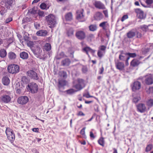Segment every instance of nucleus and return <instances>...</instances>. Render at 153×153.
<instances>
[{
	"label": "nucleus",
	"instance_id": "obj_14",
	"mask_svg": "<svg viewBox=\"0 0 153 153\" xmlns=\"http://www.w3.org/2000/svg\"><path fill=\"white\" fill-rule=\"evenodd\" d=\"M94 4L96 7L99 9H103L105 8L104 5L100 1H95Z\"/></svg>",
	"mask_w": 153,
	"mask_h": 153
},
{
	"label": "nucleus",
	"instance_id": "obj_2",
	"mask_svg": "<svg viewBox=\"0 0 153 153\" xmlns=\"http://www.w3.org/2000/svg\"><path fill=\"white\" fill-rule=\"evenodd\" d=\"M5 133L7 139L11 143H13L15 139V135L13 130L9 128H6Z\"/></svg>",
	"mask_w": 153,
	"mask_h": 153
},
{
	"label": "nucleus",
	"instance_id": "obj_33",
	"mask_svg": "<svg viewBox=\"0 0 153 153\" xmlns=\"http://www.w3.org/2000/svg\"><path fill=\"white\" fill-rule=\"evenodd\" d=\"M89 28L90 30L94 31L96 30L97 28V25L95 24L91 25L89 26Z\"/></svg>",
	"mask_w": 153,
	"mask_h": 153
},
{
	"label": "nucleus",
	"instance_id": "obj_17",
	"mask_svg": "<svg viewBox=\"0 0 153 153\" xmlns=\"http://www.w3.org/2000/svg\"><path fill=\"white\" fill-rule=\"evenodd\" d=\"M102 14L100 12H97L94 15V18L95 19L97 20H100L103 18Z\"/></svg>",
	"mask_w": 153,
	"mask_h": 153
},
{
	"label": "nucleus",
	"instance_id": "obj_37",
	"mask_svg": "<svg viewBox=\"0 0 153 153\" xmlns=\"http://www.w3.org/2000/svg\"><path fill=\"white\" fill-rule=\"evenodd\" d=\"M74 30L73 28H70L67 32V34L68 36H71L74 34Z\"/></svg>",
	"mask_w": 153,
	"mask_h": 153
},
{
	"label": "nucleus",
	"instance_id": "obj_32",
	"mask_svg": "<svg viewBox=\"0 0 153 153\" xmlns=\"http://www.w3.org/2000/svg\"><path fill=\"white\" fill-rule=\"evenodd\" d=\"M108 25V23L107 22H104L99 25L100 27H102L103 29L105 30L107 26Z\"/></svg>",
	"mask_w": 153,
	"mask_h": 153
},
{
	"label": "nucleus",
	"instance_id": "obj_45",
	"mask_svg": "<svg viewBox=\"0 0 153 153\" xmlns=\"http://www.w3.org/2000/svg\"><path fill=\"white\" fill-rule=\"evenodd\" d=\"M126 54L128 56V57H129V58L130 57L134 58L136 56V54L135 53H126Z\"/></svg>",
	"mask_w": 153,
	"mask_h": 153
},
{
	"label": "nucleus",
	"instance_id": "obj_29",
	"mask_svg": "<svg viewBox=\"0 0 153 153\" xmlns=\"http://www.w3.org/2000/svg\"><path fill=\"white\" fill-rule=\"evenodd\" d=\"M65 17L67 21H71L72 19V14L71 12L68 13L65 15Z\"/></svg>",
	"mask_w": 153,
	"mask_h": 153
},
{
	"label": "nucleus",
	"instance_id": "obj_57",
	"mask_svg": "<svg viewBox=\"0 0 153 153\" xmlns=\"http://www.w3.org/2000/svg\"><path fill=\"white\" fill-rule=\"evenodd\" d=\"M12 20V17H9L7 18L5 21V22L6 23H8L11 21Z\"/></svg>",
	"mask_w": 153,
	"mask_h": 153
},
{
	"label": "nucleus",
	"instance_id": "obj_6",
	"mask_svg": "<svg viewBox=\"0 0 153 153\" xmlns=\"http://www.w3.org/2000/svg\"><path fill=\"white\" fill-rule=\"evenodd\" d=\"M77 81L78 83L73 86V87L76 89L75 90L77 92L80 90L85 86L84 81L83 79H79Z\"/></svg>",
	"mask_w": 153,
	"mask_h": 153
},
{
	"label": "nucleus",
	"instance_id": "obj_19",
	"mask_svg": "<svg viewBox=\"0 0 153 153\" xmlns=\"http://www.w3.org/2000/svg\"><path fill=\"white\" fill-rule=\"evenodd\" d=\"M116 66L117 69L122 70L124 68V64L123 62H118L116 63Z\"/></svg>",
	"mask_w": 153,
	"mask_h": 153
},
{
	"label": "nucleus",
	"instance_id": "obj_16",
	"mask_svg": "<svg viewBox=\"0 0 153 153\" xmlns=\"http://www.w3.org/2000/svg\"><path fill=\"white\" fill-rule=\"evenodd\" d=\"M13 2V0H4L3 4L6 8L9 9L12 6Z\"/></svg>",
	"mask_w": 153,
	"mask_h": 153
},
{
	"label": "nucleus",
	"instance_id": "obj_61",
	"mask_svg": "<svg viewBox=\"0 0 153 153\" xmlns=\"http://www.w3.org/2000/svg\"><path fill=\"white\" fill-rule=\"evenodd\" d=\"M103 13L104 14L106 17H108V12L107 10H103Z\"/></svg>",
	"mask_w": 153,
	"mask_h": 153
},
{
	"label": "nucleus",
	"instance_id": "obj_46",
	"mask_svg": "<svg viewBox=\"0 0 153 153\" xmlns=\"http://www.w3.org/2000/svg\"><path fill=\"white\" fill-rule=\"evenodd\" d=\"M59 74L61 75V76L63 78H65L67 77L66 73L65 71H60L59 73Z\"/></svg>",
	"mask_w": 153,
	"mask_h": 153
},
{
	"label": "nucleus",
	"instance_id": "obj_22",
	"mask_svg": "<svg viewBox=\"0 0 153 153\" xmlns=\"http://www.w3.org/2000/svg\"><path fill=\"white\" fill-rule=\"evenodd\" d=\"M2 82L4 85H7L10 83V81L7 76L4 77L2 79Z\"/></svg>",
	"mask_w": 153,
	"mask_h": 153
},
{
	"label": "nucleus",
	"instance_id": "obj_41",
	"mask_svg": "<svg viewBox=\"0 0 153 153\" xmlns=\"http://www.w3.org/2000/svg\"><path fill=\"white\" fill-rule=\"evenodd\" d=\"M85 127H84L83 128H82L81 130L80 133L82 135L83 137L84 138H86V136L85 134Z\"/></svg>",
	"mask_w": 153,
	"mask_h": 153
},
{
	"label": "nucleus",
	"instance_id": "obj_43",
	"mask_svg": "<svg viewBox=\"0 0 153 153\" xmlns=\"http://www.w3.org/2000/svg\"><path fill=\"white\" fill-rule=\"evenodd\" d=\"M105 53V51H102L100 50H98L97 52V55L99 57H101Z\"/></svg>",
	"mask_w": 153,
	"mask_h": 153
},
{
	"label": "nucleus",
	"instance_id": "obj_47",
	"mask_svg": "<svg viewBox=\"0 0 153 153\" xmlns=\"http://www.w3.org/2000/svg\"><path fill=\"white\" fill-rule=\"evenodd\" d=\"M7 10L4 7H2L1 11H0V13L1 15H4L5 13L7 12Z\"/></svg>",
	"mask_w": 153,
	"mask_h": 153
},
{
	"label": "nucleus",
	"instance_id": "obj_62",
	"mask_svg": "<svg viewBox=\"0 0 153 153\" xmlns=\"http://www.w3.org/2000/svg\"><path fill=\"white\" fill-rule=\"evenodd\" d=\"M104 70V68L103 67H102L101 68H100V71H99V73L100 74H102L103 73V71Z\"/></svg>",
	"mask_w": 153,
	"mask_h": 153
},
{
	"label": "nucleus",
	"instance_id": "obj_13",
	"mask_svg": "<svg viewBox=\"0 0 153 153\" xmlns=\"http://www.w3.org/2000/svg\"><path fill=\"white\" fill-rule=\"evenodd\" d=\"M138 111L141 112L143 113L145 111L146 108L145 105L143 103H140L137 106Z\"/></svg>",
	"mask_w": 153,
	"mask_h": 153
},
{
	"label": "nucleus",
	"instance_id": "obj_7",
	"mask_svg": "<svg viewBox=\"0 0 153 153\" xmlns=\"http://www.w3.org/2000/svg\"><path fill=\"white\" fill-rule=\"evenodd\" d=\"M134 11L137 14V17L140 19H143L146 17V15L143 11L140 8L134 9Z\"/></svg>",
	"mask_w": 153,
	"mask_h": 153
},
{
	"label": "nucleus",
	"instance_id": "obj_27",
	"mask_svg": "<svg viewBox=\"0 0 153 153\" xmlns=\"http://www.w3.org/2000/svg\"><path fill=\"white\" fill-rule=\"evenodd\" d=\"M8 56L9 58L10 59H15L16 57V54L12 52H10L8 53Z\"/></svg>",
	"mask_w": 153,
	"mask_h": 153
},
{
	"label": "nucleus",
	"instance_id": "obj_24",
	"mask_svg": "<svg viewBox=\"0 0 153 153\" xmlns=\"http://www.w3.org/2000/svg\"><path fill=\"white\" fill-rule=\"evenodd\" d=\"M20 56L22 59H26L28 58V55L27 53L23 51L20 53Z\"/></svg>",
	"mask_w": 153,
	"mask_h": 153
},
{
	"label": "nucleus",
	"instance_id": "obj_18",
	"mask_svg": "<svg viewBox=\"0 0 153 153\" xmlns=\"http://www.w3.org/2000/svg\"><path fill=\"white\" fill-rule=\"evenodd\" d=\"M82 50L83 51L85 52L88 56H89L88 54V52L93 53H94L95 51V50H93L90 47L87 46L83 48Z\"/></svg>",
	"mask_w": 153,
	"mask_h": 153
},
{
	"label": "nucleus",
	"instance_id": "obj_55",
	"mask_svg": "<svg viewBox=\"0 0 153 153\" xmlns=\"http://www.w3.org/2000/svg\"><path fill=\"white\" fill-rule=\"evenodd\" d=\"M106 47L104 45H102L100 47L99 50H100L102 51H105V50L106 49Z\"/></svg>",
	"mask_w": 153,
	"mask_h": 153
},
{
	"label": "nucleus",
	"instance_id": "obj_21",
	"mask_svg": "<svg viewBox=\"0 0 153 153\" xmlns=\"http://www.w3.org/2000/svg\"><path fill=\"white\" fill-rule=\"evenodd\" d=\"M140 63V61L136 59H134L131 62V65L133 67L137 66Z\"/></svg>",
	"mask_w": 153,
	"mask_h": 153
},
{
	"label": "nucleus",
	"instance_id": "obj_38",
	"mask_svg": "<svg viewBox=\"0 0 153 153\" xmlns=\"http://www.w3.org/2000/svg\"><path fill=\"white\" fill-rule=\"evenodd\" d=\"M146 91L147 93L148 94H150L153 93V86L149 87V88H147L146 89Z\"/></svg>",
	"mask_w": 153,
	"mask_h": 153
},
{
	"label": "nucleus",
	"instance_id": "obj_34",
	"mask_svg": "<svg viewBox=\"0 0 153 153\" xmlns=\"http://www.w3.org/2000/svg\"><path fill=\"white\" fill-rule=\"evenodd\" d=\"M140 28L143 31L147 32L148 31V26L146 25H143L140 26Z\"/></svg>",
	"mask_w": 153,
	"mask_h": 153
},
{
	"label": "nucleus",
	"instance_id": "obj_11",
	"mask_svg": "<svg viewBox=\"0 0 153 153\" xmlns=\"http://www.w3.org/2000/svg\"><path fill=\"white\" fill-rule=\"evenodd\" d=\"M76 36L79 39L82 40L85 38V33L81 30L77 31L76 33Z\"/></svg>",
	"mask_w": 153,
	"mask_h": 153
},
{
	"label": "nucleus",
	"instance_id": "obj_59",
	"mask_svg": "<svg viewBox=\"0 0 153 153\" xmlns=\"http://www.w3.org/2000/svg\"><path fill=\"white\" fill-rule=\"evenodd\" d=\"M152 48V45H150V48H146L144 50V52L145 53H147L148 52H149V51L150 49Z\"/></svg>",
	"mask_w": 153,
	"mask_h": 153
},
{
	"label": "nucleus",
	"instance_id": "obj_44",
	"mask_svg": "<svg viewBox=\"0 0 153 153\" xmlns=\"http://www.w3.org/2000/svg\"><path fill=\"white\" fill-rule=\"evenodd\" d=\"M136 38H140L142 36V35L140 32L136 31Z\"/></svg>",
	"mask_w": 153,
	"mask_h": 153
},
{
	"label": "nucleus",
	"instance_id": "obj_1",
	"mask_svg": "<svg viewBox=\"0 0 153 153\" xmlns=\"http://www.w3.org/2000/svg\"><path fill=\"white\" fill-rule=\"evenodd\" d=\"M45 19L48 25L51 28L54 27L56 24L55 17L53 14H50L46 16Z\"/></svg>",
	"mask_w": 153,
	"mask_h": 153
},
{
	"label": "nucleus",
	"instance_id": "obj_60",
	"mask_svg": "<svg viewBox=\"0 0 153 153\" xmlns=\"http://www.w3.org/2000/svg\"><path fill=\"white\" fill-rule=\"evenodd\" d=\"M59 55L60 56V57H58V59H59L63 57L65 55L64 53L63 52H62L60 53Z\"/></svg>",
	"mask_w": 153,
	"mask_h": 153
},
{
	"label": "nucleus",
	"instance_id": "obj_8",
	"mask_svg": "<svg viewBox=\"0 0 153 153\" xmlns=\"http://www.w3.org/2000/svg\"><path fill=\"white\" fill-rule=\"evenodd\" d=\"M84 10L83 9H81L78 10L77 12V19L81 22H84L85 19L84 18V15L83 14Z\"/></svg>",
	"mask_w": 153,
	"mask_h": 153
},
{
	"label": "nucleus",
	"instance_id": "obj_51",
	"mask_svg": "<svg viewBox=\"0 0 153 153\" xmlns=\"http://www.w3.org/2000/svg\"><path fill=\"white\" fill-rule=\"evenodd\" d=\"M40 7L42 9H45L46 8L47 5L45 3H42L40 4Z\"/></svg>",
	"mask_w": 153,
	"mask_h": 153
},
{
	"label": "nucleus",
	"instance_id": "obj_42",
	"mask_svg": "<svg viewBox=\"0 0 153 153\" xmlns=\"http://www.w3.org/2000/svg\"><path fill=\"white\" fill-rule=\"evenodd\" d=\"M140 99V98L139 96H137L134 97L133 100V102L135 103H136L138 102Z\"/></svg>",
	"mask_w": 153,
	"mask_h": 153
},
{
	"label": "nucleus",
	"instance_id": "obj_35",
	"mask_svg": "<svg viewBox=\"0 0 153 153\" xmlns=\"http://www.w3.org/2000/svg\"><path fill=\"white\" fill-rule=\"evenodd\" d=\"M146 3L147 5V7H152V4L153 3V0H146Z\"/></svg>",
	"mask_w": 153,
	"mask_h": 153
},
{
	"label": "nucleus",
	"instance_id": "obj_25",
	"mask_svg": "<svg viewBox=\"0 0 153 153\" xmlns=\"http://www.w3.org/2000/svg\"><path fill=\"white\" fill-rule=\"evenodd\" d=\"M7 55V52L4 49H2L0 50V56L1 57L4 58Z\"/></svg>",
	"mask_w": 153,
	"mask_h": 153
},
{
	"label": "nucleus",
	"instance_id": "obj_56",
	"mask_svg": "<svg viewBox=\"0 0 153 153\" xmlns=\"http://www.w3.org/2000/svg\"><path fill=\"white\" fill-rule=\"evenodd\" d=\"M148 31H153V25L148 26Z\"/></svg>",
	"mask_w": 153,
	"mask_h": 153
},
{
	"label": "nucleus",
	"instance_id": "obj_54",
	"mask_svg": "<svg viewBox=\"0 0 153 153\" xmlns=\"http://www.w3.org/2000/svg\"><path fill=\"white\" fill-rule=\"evenodd\" d=\"M35 27L36 29H39L40 27V25L37 22H35L34 24Z\"/></svg>",
	"mask_w": 153,
	"mask_h": 153
},
{
	"label": "nucleus",
	"instance_id": "obj_64",
	"mask_svg": "<svg viewBox=\"0 0 153 153\" xmlns=\"http://www.w3.org/2000/svg\"><path fill=\"white\" fill-rule=\"evenodd\" d=\"M77 115L78 116H84L85 115V114L82 111H79L77 114Z\"/></svg>",
	"mask_w": 153,
	"mask_h": 153
},
{
	"label": "nucleus",
	"instance_id": "obj_15",
	"mask_svg": "<svg viewBox=\"0 0 153 153\" xmlns=\"http://www.w3.org/2000/svg\"><path fill=\"white\" fill-rule=\"evenodd\" d=\"M141 87L140 83L138 81H136L134 82L132 86V89L134 91L139 90Z\"/></svg>",
	"mask_w": 153,
	"mask_h": 153
},
{
	"label": "nucleus",
	"instance_id": "obj_3",
	"mask_svg": "<svg viewBox=\"0 0 153 153\" xmlns=\"http://www.w3.org/2000/svg\"><path fill=\"white\" fill-rule=\"evenodd\" d=\"M8 72L12 74L17 73L19 72V67L16 64H11L9 65L7 67Z\"/></svg>",
	"mask_w": 153,
	"mask_h": 153
},
{
	"label": "nucleus",
	"instance_id": "obj_31",
	"mask_svg": "<svg viewBox=\"0 0 153 153\" xmlns=\"http://www.w3.org/2000/svg\"><path fill=\"white\" fill-rule=\"evenodd\" d=\"M146 104L149 108L153 106V99H150L146 101Z\"/></svg>",
	"mask_w": 153,
	"mask_h": 153
},
{
	"label": "nucleus",
	"instance_id": "obj_10",
	"mask_svg": "<svg viewBox=\"0 0 153 153\" xmlns=\"http://www.w3.org/2000/svg\"><path fill=\"white\" fill-rule=\"evenodd\" d=\"M28 97L26 96H21L19 97L17 100L18 102L21 104H25L28 101Z\"/></svg>",
	"mask_w": 153,
	"mask_h": 153
},
{
	"label": "nucleus",
	"instance_id": "obj_5",
	"mask_svg": "<svg viewBox=\"0 0 153 153\" xmlns=\"http://www.w3.org/2000/svg\"><path fill=\"white\" fill-rule=\"evenodd\" d=\"M143 81L147 85H149L153 83V75L149 74L142 78Z\"/></svg>",
	"mask_w": 153,
	"mask_h": 153
},
{
	"label": "nucleus",
	"instance_id": "obj_58",
	"mask_svg": "<svg viewBox=\"0 0 153 153\" xmlns=\"http://www.w3.org/2000/svg\"><path fill=\"white\" fill-rule=\"evenodd\" d=\"M82 71L83 73H86L87 71L86 67L85 66H83L82 68Z\"/></svg>",
	"mask_w": 153,
	"mask_h": 153
},
{
	"label": "nucleus",
	"instance_id": "obj_9",
	"mask_svg": "<svg viewBox=\"0 0 153 153\" xmlns=\"http://www.w3.org/2000/svg\"><path fill=\"white\" fill-rule=\"evenodd\" d=\"M27 76L32 79L37 80L39 79L37 74L33 71H29L27 72Z\"/></svg>",
	"mask_w": 153,
	"mask_h": 153
},
{
	"label": "nucleus",
	"instance_id": "obj_53",
	"mask_svg": "<svg viewBox=\"0 0 153 153\" xmlns=\"http://www.w3.org/2000/svg\"><path fill=\"white\" fill-rule=\"evenodd\" d=\"M128 15H124L122 18L121 21L122 22H123L125 20L128 19Z\"/></svg>",
	"mask_w": 153,
	"mask_h": 153
},
{
	"label": "nucleus",
	"instance_id": "obj_36",
	"mask_svg": "<svg viewBox=\"0 0 153 153\" xmlns=\"http://www.w3.org/2000/svg\"><path fill=\"white\" fill-rule=\"evenodd\" d=\"M44 49L47 51H49L51 49V46L49 43H47L44 47Z\"/></svg>",
	"mask_w": 153,
	"mask_h": 153
},
{
	"label": "nucleus",
	"instance_id": "obj_23",
	"mask_svg": "<svg viewBox=\"0 0 153 153\" xmlns=\"http://www.w3.org/2000/svg\"><path fill=\"white\" fill-rule=\"evenodd\" d=\"M70 62V60L68 58H66L62 61L61 64L64 66H68L69 65Z\"/></svg>",
	"mask_w": 153,
	"mask_h": 153
},
{
	"label": "nucleus",
	"instance_id": "obj_48",
	"mask_svg": "<svg viewBox=\"0 0 153 153\" xmlns=\"http://www.w3.org/2000/svg\"><path fill=\"white\" fill-rule=\"evenodd\" d=\"M153 146L152 144L148 145L146 148V151L148 152L150 151L152 149Z\"/></svg>",
	"mask_w": 153,
	"mask_h": 153
},
{
	"label": "nucleus",
	"instance_id": "obj_28",
	"mask_svg": "<svg viewBox=\"0 0 153 153\" xmlns=\"http://www.w3.org/2000/svg\"><path fill=\"white\" fill-rule=\"evenodd\" d=\"M136 35V33L134 32L131 30L127 33V36L129 38H132Z\"/></svg>",
	"mask_w": 153,
	"mask_h": 153
},
{
	"label": "nucleus",
	"instance_id": "obj_20",
	"mask_svg": "<svg viewBox=\"0 0 153 153\" xmlns=\"http://www.w3.org/2000/svg\"><path fill=\"white\" fill-rule=\"evenodd\" d=\"M36 34L38 36H45L47 35V31L46 30H40L37 31Z\"/></svg>",
	"mask_w": 153,
	"mask_h": 153
},
{
	"label": "nucleus",
	"instance_id": "obj_26",
	"mask_svg": "<svg viewBox=\"0 0 153 153\" xmlns=\"http://www.w3.org/2000/svg\"><path fill=\"white\" fill-rule=\"evenodd\" d=\"M33 52L35 55H38L40 54L42 52V50L39 48H36L35 50L32 49Z\"/></svg>",
	"mask_w": 153,
	"mask_h": 153
},
{
	"label": "nucleus",
	"instance_id": "obj_63",
	"mask_svg": "<svg viewBox=\"0 0 153 153\" xmlns=\"http://www.w3.org/2000/svg\"><path fill=\"white\" fill-rule=\"evenodd\" d=\"M119 58L120 60L124 61L125 60L124 56L121 55H120L119 56Z\"/></svg>",
	"mask_w": 153,
	"mask_h": 153
},
{
	"label": "nucleus",
	"instance_id": "obj_4",
	"mask_svg": "<svg viewBox=\"0 0 153 153\" xmlns=\"http://www.w3.org/2000/svg\"><path fill=\"white\" fill-rule=\"evenodd\" d=\"M28 89L29 92L34 94L36 93L38 91V86L37 84L33 82L30 83L27 85Z\"/></svg>",
	"mask_w": 153,
	"mask_h": 153
},
{
	"label": "nucleus",
	"instance_id": "obj_49",
	"mask_svg": "<svg viewBox=\"0 0 153 153\" xmlns=\"http://www.w3.org/2000/svg\"><path fill=\"white\" fill-rule=\"evenodd\" d=\"M98 143L101 145L103 146L104 144V140L103 138L102 137L100 138L98 140Z\"/></svg>",
	"mask_w": 153,
	"mask_h": 153
},
{
	"label": "nucleus",
	"instance_id": "obj_40",
	"mask_svg": "<svg viewBox=\"0 0 153 153\" xmlns=\"http://www.w3.org/2000/svg\"><path fill=\"white\" fill-rule=\"evenodd\" d=\"M34 42L31 41H29L27 42V46L30 47L31 49H33V47L34 46Z\"/></svg>",
	"mask_w": 153,
	"mask_h": 153
},
{
	"label": "nucleus",
	"instance_id": "obj_50",
	"mask_svg": "<svg viewBox=\"0 0 153 153\" xmlns=\"http://www.w3.org/2000/svg\"><path fill=\"white\" fill-rule=\"evenodd\" d=\"M83 96L86 97V98H89L90 97H94L95 98V97L93 96L90 95L88 93L83 94Z\"/></svg>",
	"mask_w": 153,
	"mask_h": 153
},
{
	"label": "nucleus",
	"instance_id": "obj_12",
	"mask_svg": "<svg viewBox=\"0 0 153 153\" xmlns=\"http://www.w3.org/2000/svg\"><path fill=\"white\" fill-rule=\"evenodd\" d=\"M11 100V97L10 96L7 94H4L1 97V101L5 103L10 102Z\"/></svg>",
	"mask_w": 153,
	"mask_h": 153
},
{
	"label": "nucleus",
	"instance_id": "obj_30",
	"mask_svg": "<svg viewBox=\"0 0 153 153\" xmlns=\"http://www.w3.org/2000/svg\"><path fill=\"white\" fill-rule=\"evenodd\" d=\"M76 92L77 91H76L73 88L67 90L65 91V92H66L67 94L69 95L73 94Z\"/></svg>",
	"mask_w": 153,
	"mask_h": 153
},
{
	"label": "nucleus",
	"instance_id": "obj_52",
	"mask_svg": "<svg viewBox=\"0 0 153 153\" xmlns=\"http://www.w3.org/2000/svg\"><path fill=\"white\" fill-rule=\"evenodd\" d=\"M38 13L39 15L40 16H45L44 13L43 11L39 10L38 11Z\"/></svg>",
	"mask_w": 153,
	"mask_h": 153
},
{
	"label": "nucleus",
	"instance_id": "obj_39",
	"mask_svg": "<svg viewBox=\"0 0 153 153\" xmlns=\"http://www.w3.org/2000/svg\"><path fill=\"white\" fill-rule=\"evenodd\" d=\"M59 84L61 86H62L65 85H66V82L65 80H62L59 81Z\"/></svg>",
	"mask_w": 153,
	"mask_h": 153
}]
</instances>
